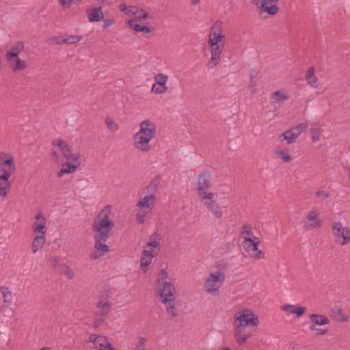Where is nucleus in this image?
<instances>
[{
	"label": "nucleus",
	"mask_w": 350,
	"mask_h": 350,
	"mask_svg": "<svg viewBox=\"0 0 350 350\" xmlns=\"http://www.w3.org/2000/svg\"><path fill=\"white\" fill-rule=\"evenodd\" d=\"M159 182L152 180L143 190L136 203L135 219L139 224L146 221L147 216L153 211L157 204Z\"/></svg>",
	"instance_id": "obj_1"
},
{
	"label": "nucleus",
	"mask_w": 350,
	"mask_h": 350,
	"mask_svg": "<svg viewBox=\"0 0 350 350\" xmlns=\"http://www.w3.org/2000/svg\"><path fill=\"white\" fill-rule=\"evenodd\" d=\"M157 135L156 123L150 119L142 120L139 129L133 135V147L139 152L147 153L152 149L151 142Z\"/></svg>",
	"instance_id": "obj_2"
},
{
	"label": "nucleus",
	"mask_w": 350,
	"mask_h": 350,
	"mask_svg": "<svg viewBox=\"0 0 350 350\" xmlns=\"http://www.w3.org/2000/svg\"><path fill=\"white\" fill-rule=\"evenodd\" d=\"M53 147L59 149L62 156L66 160V162L62 165L60 170L57 172V176L61 178L65 174L74 173L80 166L82 161V156L79 152L72 151L69 144L61 138L53 139L51 142Z\"/></svg>",
	"instance_id": "obj_3"
},
{
	"label": "nucleus",
	"mask_w": 350,
	"mask_h": 350,
	"mask_svg": "<svg viewBox=\"0 0 350 350\" xmlns=\"http://www.w3.org/2000/svg\"><path fill=\"white\" fill-rule=\"evenodd\" d=\"M33 219L31 250L32 254H36L43 249L46 243L48 228L46 218L41 210L36 211Z\"/></svg>",
	"instance_id": "obj_4"
},
{
	"label": "nucleus",
	"mask_w": 350,
	"mask_h": 350,
	"mask_svg": "<svg viewBox=\"0 0 350 350\" xmlns=\"http://www.w3.org/2000/svg\"><path fill=\"white\" fill-rule=\"evenodd\" d=\"M176 290L171 282H165L157 285V295L160 303L165 309L166 313L171 317H175L178 314L176 307Z\"/></svg>",
	"instance_id": "obj_5"
},
{
	"label": "nucleus",
	"mask_w": 350,
	"mask_h": 350,
	"mask_svg": "<svg viewBox=\"0 0 350 350\" xmlns=\"http://www.w3.org/2000/svg\"><path fill=\"white\" fill-rule=\"evenodd\" d=\"M112 206L106 205L94 220L92 230L95 232L94 239H107L114 226L110 219Z\"/></svg>",
	"instance_id": "obj_6"
},
{
	"label": "nucleus",
	"mask_w": 350,
	"mask_h": 350,
	"mask_svg": "<svg viewBox=\"0 0 350 350\" xmlns=\"http://www.w3.org/2000/svg\"><path fill=\"white\" fill-rule=\"evenodd\" d=\"M225 281L224 271L219 270L210 272L203 282V291L208 295L219 297L221 293Z\"/></svg>",
	"instance_id": "obj_7"
},
{
	"label": "nucleus",
	"mask_w": 350,
	"mask_h": 350,
	"mask_svg": "<svg viewBox=\"0 0 350 350\" xmlns=\"http://www.w3.org/2000/svg\"><path fill=\"white\" fill-rule=\"evenodd\" d=\"M235 325L250 327L254 330L257 328L259 320L255 313L247 308H243L237 311L234 315Z\"/></svg>",
	"instance_id": "obj_8"
},
{
	"label": "nucleus",
	"mask_w": 350,
	"mask_h": 350,
	"mask_svg": "<svg viewBox=\"0 0 350 350\" xmlns=\"http://www.w3.org/2000/svg\"><path fill=\"white\" fill-rule=\"evenodd\" d=\"M334 243L340 246L350 243V227L345 226L340 221H334L331 226Z\"/></svg>",
	"instance_id": "obj_9"
},
{
	"label": "nucleus",
	"mask_w": 350,
	"mask_h": 350,
	"mask_svg": "<svg viewBox=\"0 0 350 350\" xmlns=\"http://www.w3.org/2000/svg\"><path fill=\"white\" fill-rule=\"evenodd\" d=\"M252 1L262 18L274 16L279 12V0H252Z\"/></svg>",
	"instance_id": "obj_10"
},
{
	"label": "nucleus",
	"mask_w": 350,
	"mask_h": 350,
	"mask_svg": "<svg viewBox=\"0 0 350 350\" xmlns=\"http://www.w3.org/2000/svg\"><path fill=\"white\" fill-rule=\"evenodd\" d=\"M200 200L215 219H220L222 218L224 213L221 207L215 199V193L211 194Z\"/></svg>",
	"instance_id": "obj_11"
},
{
	"label": "nucleus",
	"mask_w": 350,
	"mask_h": 350,
	"mask_svg": "<svg viewBox=\"0 0 350 350\" xmlns=\"http://www.w3.org/2000/svg\"><path fill=\"white\" fill-rule=\"evenodd\" d=\"M154 83L150 88L151 93L154 94H164L168 90L167 82L169 77L167 75L159 72L156 74L154 77Z\"/></svg>",
	"instance_id": "obj_12"
},
{
	"label": "nucleus",
	"mask_w": 350,
	"mask_h": 350,
	"mask_svg": "<svg viewBox=\"0 0 350 350\" xmlns=\"http://www.w3.org/2000/svg\"><path fill=\"white\" fill-rule=\"evenodd\" d=\"M211 180V175L207 172H204L200 174L197 183L198 196L200 200L214 193L209 191Z\"/></svg>",
	"instance_id": "obj_13"
},
{
	"label": "nucleus",
	"mask_w": 350,
	"mask_h": 350,
	"mask_svg": "<svg viewBox=\"0 0 350 350\" xmlns=\"http://www.w3.org/2000/svg\"><path fill=\"white\" fill-rule=\"evenodd\" d=\"M320 211L312 209L307 213L304 219V228L307 231H312L321 227L322 221L320 219Z\"/></svg>",
	"instance_id": "obj_14"
},
{
	"label": "nucleus",
	"mask_w": 350,
	"mask_h": 350,
	"mask_svg": "<svg viewBox=\"0 0 350 350\" xmlns=\"http://www.w3.org/2000/svg\"><path fill=\"white\" fill-rule=\"evenodd\" d=\"M223 23L220 21L215 22L209 33L208 44H219L226 42L225 35L223 33Z\"/></svg>",
	"instance_id": "obj_15"
},
{
	"label": "nucleus",
	"mask_w": 350,
	"mask_h": 350,
	"mask_svg": "<svg viewBox=\"0 0 350 350\" xmlns=\"http://www.w3.org/2000/svg\"><path fill=\"white\" fill-rule=\"evenodd\" d=\"M306 127V124H299L284 132L280 135L279 139L281 142L286 141L288 144H293L301 134L302 130Z\"/></svg>",
	"instance_id": "obj_16"
},
{
	"label": "nucleus",
	"mask_w": 350,
	"mask_h": 350,
	"mask_svg": "<svg viewBox=\"0 0 350 350\" xmlns=\"http://www.w3.org/2000/svg\"><path fill=\"white\" fill-rule=\"evenodd\" d=\"M261 241L258 240L254 242L243 244V248L247 256L254 260H262L265 258V254L259 249Z\"/></svg>",
	"instance_id": "obj_17"
},
{
	"label": "nucleus",
	"mask_w": 350,
	"mask_h": 350,
	"mask_svg": "<svg viewBox=\"0 0 350 350\" xmlns=\"http://www.w3.org/2000/svg\"><path fill=\"white\" fill-rule=\"evenodd\" d=\"M96 316L98 317V320L96 319L94 322V325L96 327L98 326L99 324L104 321L105 317L109 313L111 310V303L108 299H100L96 304Z\"/></svg>",
	"instance_id": "obj_18"
},
{
	"label": "nucleus",
	"mask_w": 350,
	"mask_h": 350,
	"mask_svg": "<svg viewBox=\"0 0 350 350\" xmlns=\"http://www.w3.org/2000/svg\"><path fill=\"white\" fill-rule=\"evenodd\" d=\"M6 56L14 72L23 71L27 67V62L18 57L17 52L10 51L7 53Z\"/></svg>",
	"instance_id": "obj_19"
},
{
	"label": "nucleus",
	"mask_w": 350,
	"mask_h": 350,
	"mask_svg": "<svg viewBox=\"0 0 350 350\" xmlns=\"http://www.w3.org/2000/svg\"><path fill=\"white\" fill-rule=\"evenodd\" d=\"M224 45H209L207 50L211 53V59L207 62L208 68H213L219 64L221 60V54L224 49Z\"/></svg>",
	"instance_id": "obj_20"
},
{
	"label": "nucleus",
	"mask_w": 350,
	"mask_h": 350,
	"mask_svg": "<svg viewBox=\"0 0 350 350\" xmlns=\"http://www.w3.org/2000/svg\"><path fill=\"white\" fill-rule=\"evenodd\" d=\"M106 239H94L95 243L94 250L90 257L91 260H98L104 256L109 251V247L103 242Z\"/></svg>",
	"instance_id": "obj_21"
},
{
	"label": "nucleus",
	"mask_w": 350,
	"mask_h": 350,
	"mask_svg": "<svg viewBox=\"0 0 350 350\" xmlns=\"http://www.w3.org/2000/svg\"><path fill=\"white\" fill-rule=\"evenodd\" d=\"M89 341L93 344L95 350H107L113 346L106 336L101 335L92 334Z\"/></svg>",
	"instance_id": "obj_22"
},
{
	"label": "nucleus",
	"mask_w": 350,
	"mask_h": 350,
	"mask_svg": "<svg viewBox=\"0 0 350 350\" xmlns=\"http://www.w3.org/2000/svg\"><path fill=\"white\" fill-rule=\"evenodd\" d=\"M250 329V327L235 325L234 337L239 345L245 344L247 339L251 336L252 332Z\"/></svg>",
	"instance_id": "obj_23"
},
{
	"label": "nucleus",
	"mask_w": 350,
	"mask_h": 350,
	"mask_svg": "<svg viewBox=\"0 0 350 350\" xmlns=\"http://www.w3.org/2000/svg\"><path fill=\"white\" fill-rule=\"evenodd\" d=\"M240 237L243 240L242 245H243V244L254 242L260 239L259 237L254 235L252 227L248 224H245L242 226L240 232Z\"/></svg>",
	"instance_id": "obj_24"
},
{
	"label": "nucleus",
	"mask_w": 350,
	"mask_h": 350,
	"mask_svg": "<svg viewBox=\"0 0 350 350\" xmlns=\"http://www.w3.org/2000/svg\"><path fill=\"white\" fill-rule=\"evenodd\" d=\"M161 241V234L158 232H154L150 235L144 250H148L149 251H151L154 254L155 251L160 250Z\"/></svg>",
	"instance_id": "obj_25"
},
{
	"label": "nucleus",
	"mask_w": 350,
	"mask_h": 350,
	"mask_svg": "<svg viewBox=\"0 0 350 350\" xmlns=\"http://www.w3.org/2000/svg\"><path fill=\"white\" fill-rule=\"evenodd\" d=\"M290 98L289 92L286 89H282L273 92L270 96L272 105H280Z\"/></svg>",
	"instance_id": "obj_26"
},
{
	"label": "nucleus",
	"mask_w": 350,
	"mask_h": 350,
	"mask_svg": "<svg viewBox=\"0 0 350 350\" xmlns=\"http://www.w3.org/2000/svg\"><path fill=\"white\" fill-rule=\"evenodd\" d=\"M154 254L148 250H143L139 260V268L143 273H146L151 265Z\"/></svg>",
	"instance_id": "obj_27"
},
{
	"label": "nucleus",
	"mask_w": 350,
	"mask_h": 350,
	"mask_svg": "<svg viewBox=\"0 0 350 350\" xmlns=\"http://www.w3.org/2000/svg\"><path fill=\"white\" fill-rule=\"evenodd\" d=\"M305 79L308 85L312 88L319 89L321 88V84L318 77L315 75V69L314 67H310L305 74Z\"/></svg>",
	"instance_id": "obj_28"
},
{
	"label": "nucleus",
	"mask_w": 350,
	"mask_h": 350,
	"mask_svg": "<svg viewBox=\"0 0 350 350\" xmlns=\"http://www.w3.org/2000/svg\"><path fill=\"white\" fill-rule=\"evenodd\" d=\"M273 153L284 163H289L292 162L293 159V157L289 153V150L286 148L275 147L273 149Z\"/></svg>",
	"instance_id": "obj_29"
},
{
	"label": "nucleus",
	"mask_w": 350,
	"mask_h": 350,
	"mask_svg": "<svg viewBox=\"0 0 350 350\" xmlns=\"http://www.w3.org/2000/svg\"><path fill=\"white\" fill-rule=\"evenodd\" d=\"M281 309L288 314H295L297 317H301L306 312V308L299 305L284 304Z\"/></svg>",
	"instance_id": "obj_30"
},
{
	"label": "nucleus",
	"mask_w": 350,
	"mask_h": 350,
	"mask_svg": "<svg viewBox=\"0 0 350 350\" xmlns=\"http://www.w3.org/2000/svg\"><path fill=\"white\" fill-rule=\"evenodd\" d=\"M311 324L320 327L327 325L329 323V318L325 314L317 313L311 314L309 317Z\"/></svg>",
	"instance_id": "obj_31"
},
{
	"label": "nucleus",
	"mask_w": 350,
	"mask_h": 350,
	"mask_svg": "<svg viewBox=\"0 0 350 350\" xmlns=\"http://www.w3.org/2000/svg\"><path fill=\"white\" fill-rule=\"evenodd\" d=\"M10 177L0 176V196L5 198L11 189Z\"/></svg>",
	"instance_id": "obj_32"
},
{
	"label": "nucleus",
	"mask_w": 350,
	"mask_h": 350,
	"mask_svg": "<svg viewBox=\"0 0 350 350\" xmlns=\"http://www.w3.org/2000/svg\"><path fill=\"white\" fill-rule=\"evenodd\" d=\"M104 15L100 7L92 8L88 11V18L90 23L98 22L103 19Z\"/></svg>",
	"instance_id": "obj_33"
},
{
	"label": "nucleus",
	"mask_w": 350,
	"mask_h": 350,
	"mask_svg": "<svg viewBox=\"0 0 350 350\" xmlns=\"http://www.w3.org/2000/svg\"><path fill=\"white\" fill-rule=\"evenodd\" d=\"M129 27L136 32H142L144 33H149L152 31V28L146 26L138 24L136 19H131L126 22Z\"/></svg>",
	"instance_id": "obj_34"
},
{
	"label": "nucleus",
	"mask_w": 350,
	"mask_h": 350,
	"mask_svg": "<svg viewBox=\"0 0 350 350\" xmlns=\"http://www.w3.org/2000/svg\"><path fill=\"white\" fill-rule=\"evenodd\" d=\"M16 165L14 157L9 152L0 151V167L4 165Z\"/></svg>",
	"instance_id": "obj_35"
},
{
	"label": "nucleus",
	"mask_w": 350,
	"mask_h": 350,
	"mask_svg": "<svg viewBox=\"0 0 350 350\" xmlns=\"http://www.w3.org/2000/svg\"><path fill=\"white\" fill-rule=\"evenodd\" d=\"M82 40L81 36H68L57 38L55 44H77Z\"/></svg>",
	"instance_id": "obj_36"
},
{
	"label": "nucleus",
	"mask_w": 350,
	"mask_h": 350,
	"mask_svg": "<svg viewBox=\"0 0 350 350\" xmlns=\"http://www.w3.org/2000/svg\"><path fill=\"white\" fill-rule=\"evenodd\" d=\"M310 133L311 135L312 141L313 143H316L319 141L322 134V129L321 126L317 124H312L310 129Z\"/></svg>",
	"instance_id": "obj_37"
},
{
	"label": "nucleus",
	"mask_w": 350,
	"mask_h": 350,
	"mask_svg": "<svg viewBox=\"0 0 350 350\" xmlns=\"http://www.w3.org/2000/svg\"><path fill=\"white\" fill-rule=\"evenodd\" d=\"M0 291L3 297V303L12 304L13 296L9 288L7 286H1Z\"/></svg>",
	"instance_id": "obj_38"
},
{
	"label": "nucleus",
	"mask_w": 350,
	"mask_h": 350,
	"mask_svg": "<svg viewBox=\"0 0 350 350\" xmlns=\"http://www.w3.org/2000/svg\"><path fill=\"white\" fill-rule=\"evenodd\" d=\"M309 329L314 336H321L327 334L328 330L327 329L320 327L317 325H310L309 327Z\"/></svg>",
	"instance_id": "obj_39"
},
{
	"label": "nucleus",
	"mask_w": 350,
	"mask_h": 350,
	"mask_svg": "<svg viewBox=\"0 0 350 350\" xmlns=\"http://www.w3.org/2000/svg\"><path fill=\"white\" fill-rule=\"evenodd\" d=\"M16 171V165H4L0 167V176L11 177Z\"/></svg>",
	"instance_id": "obj_40"
},
{
	"label": "nucleus",
	"mask_w": 350,
	"mask_h": 350,
	"mask_svg": "<svg viewBox=\"0 0 350 350\" xmlns=\"http://www.w3.org/2000/svg\"><path fill=\"white\" fill-rule=\"evenodd\" d=\"M120 11L124 12L126 16H131L134 15L136 10V6L135 5H129L127 6L124 3H121L119 5Z\"/></svg>",
	"instance_id": "obj_41"
},
{
	"label": "nucleus",
	"mask_w": 350,
	"mask_h": 350,
	"mask_svg": "<svg viewBox=\"0 0 350 350\" xmlns=\"http://www.w3.org/2000/svg\"><path fill=\"white\" fill-rule=\"evenodd\" d=\"M169 279V275L165 269H161L159 271V273L158 275L157 279V285L163 284L165 282H170L168 281Z\"/></svg>",
	"instance_id": "obj_42"
},
{
	"label": "nucleus",
	"mask_w": 350,
	"mask_h": 350,
	"mask_svg": "<svg viewBox=\"0 0 350 350\" xmlns=\"http://www.w3.org/2000/svg\"><path fill=\"white\" fill-rule=\"evenodd\" d=\"M105 124L111 132H116L119 129L118 124L109 117L105 118Z\"/></svg>",
	"instance_id": "obj_43"
},
{
	"label": "nucleus",
	"mask_w": 350,
	"mask_h": 350,
	"mask_svg": "<svg viewBox=\"0 0 350 350\" xmlns=\"http://www.w3.org/2000/svg\"><path fill=\"white\" fill-rule=\"evenodd\" d=\"M11 304L3 303L0 307V313L3 316H10L12 314V309L10 307Z\"/></svg>",
	"instance_id": "obj_44"
},
{
	"label": "nucleus",
	"mask_w": 350,
	"mask_h": 350,
	"mask_svg": "<svg viewBox=\"0 0 350 350\" xmlns=\"http://www.w3.org/2000/svg\"><path fill=\"white\" fill-rule=\"evenodd\" d=\"M135 12L134 16L137 19L146 18L148 17V13L142 8L136 7Z\"/></svg>",
	"instance_id": "obj_45"
},
{
	"label": "nucleus",
	"mask_w": 350,
	"mask_h": 350,
	"mask_svg": "<svg viewBox=\"0 0 350 350\" xmlns=\"http://www.w3.org/2000/svg\"><path fill=\"white\" fill-rule=\"evenodd\" d=\"M230 192V187L228 185H221L218 188V193L220 195H229Z\"/></svg>",
	"instance_id": "obj_46"
},
{
	"label": "nucleus",
	"mask_w": 350,
	"mask_h": 350,
	"mask_svg": "<svg viewBox=\"0 0 350 350\" xmlns=\"http://www.w3.org/2000/svg\"><path fill=\"white\" fill-rule=\"evenodd\" d=\"M252 94H255L257 92L256 83L254 81V77L251 76V80L248 85Z\"/></svg>",
	"instance_id": "obj_47"
},
{
	"label": "nucleus",
	"mask_w": 350,
	"mask_h": 350,
	"mask_svg": "<svg viewBox=\"0 0 350 350\" xmlns=\"http://www.w3.org/2000/svg\"><path fill=\"white\" fill-rule=\"evenodd\" d=\"M51 158L53 162L57 163H59V162L61 161L60 155L55 150H52L51 152Z\"/></svg>",
	"instance_id": "obj_48"
},
{
	"label": "nucleus",
	"mask_w": 350,
	"mask_h": 350,
	"mask_svg": "<svg viewBox=\"0 0 350 350\" xmlns=\"http://www.w3.org/2000/svg\"><path fill=\"white\" fill-rule=\"evenodd\" d=\"M347 319V316L342 313V310H339L336 315V320L338 321H346Z\"/></svg>",
	"instance_id": "obj_49"
},
{
	"label": "nucleus",
	"mask_w": 350,
	"mask_h": 350,
	"mask_svg": "<svg viewBox=\"0 0 350 350\" xmlns=\"http://www.w3.org/2000/svg\"><path fill=\"white\" fill-rule=\"evenodd\" d=\"M114 18H106L103 21V29H107L111 25H112L114 23Z\"/></svg>",
	"instance_id": "obj_50"
},
{
	"label": "nucleus",
	"mask_w": 350,
	"mask_h": 350,
	"mask_svg": "<svg viewBox=\"0 0 350 350\" xmlns=\"http://www.w3.org/2000/svg\"><path fill=\"white\" fill-rule=\"evenodd\" d=\"M317 196H323V198H327L329 196V193L327 192H324V191H317Z\"/></svg>",
	"instance_id": "obj_51"
},
{
	"label": "nucleus",
	"mask_w": 350,
	"mask_h": 350,
	"mask_svg": "<svg viewBox=\"0 0 350 350\" xmlns=\"http://www.w3.org/2000/svg\"><path fill=\"white\" fill-rule=\"evenodd\" d=\"M65 275L68 278H72L74 277V273L72 271H68L65 273Z\"/></svg>",
	"instance_id": "obj_52"
},
{
	"label": "nucleus",
	"mask_w": 350,
	"mask_h": 350,
	"mask_svg": "<svg viewBox=\"0 0 350 350\" xmlns=\"http://www.w3.org/2000/svg\"><path fill=\"white\" fill-rule=\"evenodd\" d=\"M191 1L193 5H196L200 3V0H191Z\"/></svg>",
	"instance_id": "obj_53"
},
{
	"label": "nucleus",
	"mask_w": 350,
	"mask_h": 350,
	"mask_svg": "<svg viewBox=\"0 0 350 350\" xmlns=\"http://www.w3.org/2000/svg\"><path fill=\"white\" fill-rule=\"evenodd\" d=\"M40 350H51V349L48 347H44L41 348Z\"/></svg>",
	"instance_id": "obj_54"
},
{
	"label": "nucleus",
	"mask_w": 350,
	"mask_h": 350,
	"mask_svg": "<svg viewBox=\"0 0 350 350\" xmlns=\"http://www.w3.org/2000/svg\"><path fill=\"white\" fill-rule=\"evenodd\" d=\"M222 350H231L230 347H224Z\"/></svg>",
	"instance_id": "obj_55"
},
{
	"label": "nucleus",
	"mask_w": 350,
	"mask_h": 350,
	"mask_svg": "<svg viewBox=\"0 0 350 350\" xmlns=\"http://www.w3.org/2000/svg\"><path fill=\"white\" fill-rule=\"evenodd\" d=\"M55 262H58L59 261L57 258H55Z\"/></svg>",
	"instance_id": "obj_56"
}]
</instances>
